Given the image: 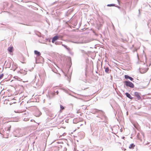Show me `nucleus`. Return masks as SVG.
<instances>
[{
	"mask_svg": "<svg viewBox=\"0 0 151 151\" xmlns=\"http://www.w3.org/2000/svg\"><path fill=\"white\" fill-rule=\"evenodd\" d=\"M11 126L10 125H9L7 127H6V128H5V130L6 131H7V134H9V133L10 131V129L11 128Z\"/></svg>",
	"mask_w": 151,
	"mask_h": 151,
	"instance_id": "423d86ee",
	"label": "nucleus"
},
{
	"mask_svg": "<svg viewBox=\"0 0 151 151\" xmlns=\"http://www.w3.org/2000/svg\"><path fill=\"white\" fill-rule=\"evenodd\" d=\"M28 119L27 118H24V121H27L28 120Z\"/></svg>",
	"mask_w": 151,
	"mask_h": 151,
	"instance_id": "a211bd4d",
	"label": "nucleus"
},
{
	"mask_svg": "<svg viewBox=\"0 0 151 151\" xmlns=\"http://www.w3.org/2000/svg\"><path fill=\"white\" fill-rule=\"evenodd\" d=\"M139 14H140V9H139Z\"/></svg>",
	"mask_w": 151,
	"mask_h": 151,
	"instance_id": "5701e85b",
	"label": "nucleus"
},
{
	"mask_svg": "<svg viewBox=\"0 0 151 151\" xmlns=\"http://www.w3.org/2000/svg\"><path fill=\"white\" fill-rule=\"evenodd\" d=\"M125 95H126L127 97L129 98L130 99H132L133 98L131 96L130 94L129 93H125Z\"/></svg>",
	"mask_w": 151,
	"mask_h": 151,
	"instance_id": "1a4fd4ad",
	"label": "nucleus"
},
{
	"mask_svg": "<svg viewBox=\"0 0 151 151\" xmlns=\"http://www.w3.org/2000/svg\"><path fill=\"white\" fill-rule=\"evenodd\" d=\"M34 53L37 56H40L41 54L40 52L37 50H35L34 51Z\"/></svg>",
	"mask_w": 151,
	"mask_h": 151,
	"instance_id": "9d476101",
	"label": "nucleus"
},
{
	"mask_svg": "<svg viewBox=\"0 0 151 151\" xmlns=\"http://www.w3.org/2000/svg\"><path fill=\"white\" fill-rule=\"evenodd\" d=\"M134 95L137 100H139L141 99V97L139 93L138 92H135L134 93Z\"/></svg>",
	"mask_w": 151,
	"mask_h": 151,
	"instance_id": "20e7f679",
	"label": "nucleus"
},
{
	"mask_svg": "<svg viewBox=\"0 0 151 151\" xmlns=\"http://www.w3.org/2000/svg\"><path fill=\"white\" fill-rule=\"evenodd\" d=\"M115 4H109L107 5V6H115Z\"/></svg>",
	"mask_w": 151,
	"mask_h": 151,
	"instance_id": "dca6fc26",
	"label": "nucleus"
},
{
	"mask_svg": "<svg viewBox=\"0 0 151 151\" xmlns=\"http://www.w3.org/2000/svg\"><path fill=\"white\" fill-rule=\"evenodd\" d=\"M43 82L41 79L39 80L37 82L36 85L37 86H40L42 85Z\"/></svg>",
	"mask_w": 151,
	"mask_h": 151,
	"instance_id": "39448f33",
	"label": "nucleus"
},
{
	"mask_svg": "<svg viewBox=\"0 0 151 151\" xmlns=\"http://www.w3.org/2000/svg\"><path fill=\"white\" fill-rule=\"evenodd\" d=\"M55 44H56V45H57L58 44V43L57 42H55Z\"/></svg>",
	"mask_w": 151,
	"mask_h": 151,
	"instance_id": "4be33fe9",
	"label": "nucleus"
},
{
	"mask_svg": "<svg viewBox=\"0 0 151 151\" xmlns=\"http://www.w3.org/2000/svg\"><path fill=\"white\" fill-rule=\"evenodd\" d=\"M60 110H63L64 109V107L61 105H60Z\"/></svg>",
	"mask_w": 151,
	"mask_h": 151,
	"instance_id": "f3484780",
	"label": "nucleus"
},
{
	"mask_svg": "<svg viewBox=\"0 0 151 151\" xmlns=\"http://www.w3.org/2000/svg\"><path fill=\"white\" fill-rule=\"evenodd\" d=\"M82 151H84V150H82Z\"/></svg>",
	"mask_w": 151,
	"mask_h": 151,
	"instance_id": "b1692460",
	"label": "nucleus"
},
{
	"mask_svg": "<svg viewBox=\"0 0 151 151\" xmlns=\"http://www.w3.org/2000/svg\"><path fill=\"white\" fill-rule=\"evenodd\" d=\"M21 129H18L16 130L15 131V132L16 133H18L17 134H15V136L17 137H19V136H22V134H21Z\"/></svg>",
	"mask_w": 151,
	"mask_h": 151,
	"instance_id": "7ed1b4c3",
	"label": "nucleus"
},
{
	"mask_svg": "<svg viewBox=\"0 0 151 151\" xmlns=\"http://www.w3.org/2000/svg\"><path fill=\"white\" fill-rule=\"evenodd\" d=\"M62 45L67 50H70V48H68L67 47V46L66 45L63 44H62Z\"/></svg>",
	"mask_w": 151,
	"mask_h": 151,
	"instance_id": "2eb2a0df",
	"label": "nucleus"
},
{
	"mask_svg": "<svg viewBox=\"0 0 151 151\" xmlns=\"http://www.w3.org/2000/svg\"><path fill=\"white\" fill-rule=\"evenodd\" d=\"M135 146V145L134 144H132L129 145V149H133L134 148V147Z\"/></svg>",
	"mask_w": 151,
	"mask_h": 151,
	"instance_id": "9b49d317",
	"label": "nucleus"
},
{
	"mask_svg": "<svg viewBox=\"0 0 151 151\" xmlns=\"http://www.w3.org/2000/svg\"><path fill=\"white\" fill-rule=\"evenodd\" d=\"M59 38V37L58 36L56 35L52 39V43H54V42L58 40Z\"/></svg>",
	"mask_w": 151,
	"mask_h": 151,
	"instance_id": "0eeeda50",
	"label": "nucleus"
},
{
	"mask_svg": "<svg viewBox=\"0 0 151 151\" xmlns=\"http://www.w3.org/2000/svg\"><path fill=\"white\" fill-rule=\"evenodd\" d=\"M125 84L127 87H129L131 88H133L134 87V84L131 82L129 81H125Z\"/></svg>",
	"mask_w": 151,
	"mask_h": 151,
	"instance_id": "f03ea898",
	"label": "nucleus"
},
{
	"mask_svg": "<svg viewBox=\"0 0 151 151\" xmlns=\"http://www.w3.org/2000/svg\"><path fill=\"white\" fill-rule=\"evenodd\" d=\"M92 112L93 114L98 113L99 114L97 116V117L99 118L97 120L99 121V122H105L106 119V117L104 115V112L100 110L97 109H94L92 110Z\"/></svg>",
	"mask_w": 151,
	"mask_h": 151,
	"instance_id": "f257e3e1",
	"label": "nucleus"
},
{
	"mask_svg": "<svg viewBox=\"0 0 151 151\" xmlns=\"http://www.w3.org/2000/svg\"><path fill=\"white\" fill-rule=\"evenodd\" d=\"M13 47H9L8 48V50L10 52H12Z\"/></svg>",
	"mask_w": 151,
	"mask_h": 151,
	"instance_id": "f8f14e48",
	"label": "nucleus"
},
{
	"mask_svg": "<svg viewBox=\"0 0 151 151\" xmlns=\"http://www.w3.org/2000/svg\"><path fill=\"white\" fill-rule=\"evenodd\" d=\"M56 93H57V94H58V91H56Z\"/></svg>",
	"mask_w": 151,
	"mask_h": 151,
	"instance_id": "412c9836",
	"label": "nucleus"
},
{
	"mask_svg": "<svg viewBox=\"0 0 151 151\" xmlns=\"http://www.w3.org/2000/svg\"><path fill=\"white\" fill-rule=\"evenodd\" d=\"M109 71V69L108 67H106L105 69V72L106 73H108Z\"/></svg>",
	"mask_w": 151,
	"mask_h": 151,
	"instance_id": "ddd939ff",
	"label": "nucleus"
},
{
	"mask_svg": "<svg viewBox=\"0 0 151 151\" xmlns=\"http://www.w3.org/2000/svg\"><path fill=\"white\" fill-rule=\"evenodd\" d=\"M124 78L126 79H129L132 81H133V80H134V79L132 78L127 75H124Z\"/></svg>",
	"mask_w": 151,
	"mask_h": 151,
	"instance_id": "6e6552de",
	"label": "nucleus"
},
{
	"mask_svg": "<svg viewBox=\"0 0 151 151\" xmlns=\"http://www.w3.org/2000/svg\"><path fill=\"white\" fill-rule=\"evenodd\" d=\"M73 42V43H79L78 42Z\"/></svg>",
	"mask_w": 151,
	"mask_h": 151,
	"instance_id": "aec40b11",
	"label": "nucleus"
},
{
	"mask_svg": "<svg viewBox=\"0 0 151 151\" xmlns=\"http://www.w3.org/2000/svg\"><path fill=\"white\" fill-rule=\"evenodd\" d=\"M78 135H82V137H84V133L83 132L79 133H78Z\"/></svg>",
	"mask_w": 151,
	"mask_h": 151,
	"instance_id": "4468645a",
	"label": "nucleus"
},
{
	"mask_svg": "<svg viewBox=\"0 0 151 151\" xmlns=\"http://www.w3.org/2000/svg\"><path fill=\"white\" fill-rule=\"evenodd\" d=\"M3 76V74L0 75V79H1V78H2Z\"/></svg>",
	"mask_w": 151,
	"mask_h": 151,
	"instance_id": "6ab92c4d",
	"label": "nucleus"
}]
</instances>
